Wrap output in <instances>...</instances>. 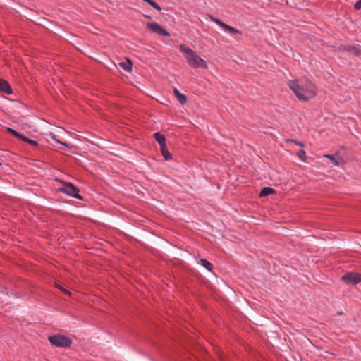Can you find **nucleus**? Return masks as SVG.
<instances>
[{
	"label": "nucleus",
	"mask_w": 361,
	"mask_h": 361,
	"mask_svg": "<svg viewBox=\"0 0 361 361\" xmlns=\"http://www.w3.org/2000/svg\"><path fill=\"white\" fill-rule=\"evenodd\" d=\"M288 87L295 93L297 98L301 101L313 99L317 94L316 85L307 78L290 80Z\"/></svg>",
	"instance_id": "nucleus-1"
},
{
	"label": "nucleus",
	"mask_w": 361,
	"mask_h": 361,
	"mask_svg": "<svg viewBox=\"0 0 361 361\" xmlns=\"http://www.w3.org/2000/svg\"><path fill=\"white\" fill-rule=\"evenodd\" d=\"M179 49L184 54V57L190 66L195 68H207V62L201 57H200L195 53V51L190 49L189 47L182 44L180 45Z\"/></svg>",
	"instance_id": "nucleus-2"
},
{
	"label": "nucleus",
	"mask_w": 361,
	"mask_h": 361,
	"mask_svg": "<svg viewBox=\"0 0 361 361\" xmlns=\"http://www.w3.org/2000/svg\"><path fill=\"white\" fill-rule=\"evenodd\" d=\"M49 342L57 347L67 348L71 345V340L63 335H54L49 337Z\"/></svg>",
	"instance_id": "nucleus-3"
},
{
	"label": "nucleus",
	"mask_w": 361,
	"mask_h": 361,
	"mask_svg": "<svg viewBox=\"0 0 361 361\" xmlns=\"http://www.w3.org/2000/svg\"><path fill=\"white\" fill-rule=\"evenodd\" d=\"M63 187L59 188L60 192H63L75 198L82 200V196L79 194V189L70 183H63Z\"/></svg>",
	"instance_id": "nucleus-4"
},
{
	"label": "nucleus",
	"mask_w": 361,
	"mask_h": 361,
	"mask_svg": "<svg viewBox=\"0 0 361 361\" xmlns=\"http://www.w3.org/2000/svg\"><path fill=\"white\" fill-rule=\"evenodd\" d=\"M342 281L348 285H356L361 282V274L349 272L343 275Z\"/></svg>",
	"instance_id": "nucleus-5"
},
{
	"label": "nucleus",
	"mask_w": 361,
	"mask_h": 361,
	"mask_svg": "<svg viewBox=\"0 0 361 361\" xmlns=\"http://www.w3.org/2000/svg\"><path fill=\"white\" fill-rule=\"evenodd\" d=\"M147 27L153 32L161 35V36H169V32L166 30L163 27H161L159 24L155 22L147 23Z\"/></svg>",
	"instance_id": "nucleus-6"
},
{
	"label": "nucleus",
	"mask_w": 361,
	"mask_h": 361,
	"mask_svg": "<svg viewBox=\"0 0 361 361\" xmlns=\"http://www.w3.org/2000/svg\"><path fill=\"white\" fill-rule=\"evenodd\" d=\"M211 20L216 24L219 25L221 27H222L225 31L228 32L231 34H241V32L240 30L233 27H231L230 25H228L227 24L221 21L219 19L211 17Z\"/></svg>",
	"instance_id": "nucleus-7"
},
{
	"label": "nucleus",
	"mask_w": 361,
	"mask_h": 361,
	"mask_svg": "<svg viewBox=\"0 0 361 361\" xmlns=\"http://www.w3.org/2000/svg\"><path fill=\"white\" fill-rule=\"evenodd\" d=\"M339 49L345 51L347 52L353 53L357 56L361 55V49L358 47H356V46L341 45L339 47Z\"/></svg>",
	"instance_id": "nucleus-8"
},
{
	"label": "nucleus",
	"mask_w": 361,
	"mask_h": 361,
	"mask_svg": "<svg viewBox=\"0 0 361 361\" xmlns=\"http://www.w3.org/2000/svg\"><path fill=\"white\" fill-rule=\"evenodd\" d=\"M0 91L8 94L12 93L11 87L6 80L0 79Z\"/></svg>",
	"instance_id": "nucleus-9"
},
{
	"label": "nucleus",
	"mask_w": 361,
	"mask_h": 361,
	"mask_svg": "<svg viewBox=\"0 0 361 361\" xmlns=\"http://www.w3.org/2000/svg\"><path fill=\"white\" fill-rule=\"evenodd\" d=\"M154 137L156 141L159 144L160 147L166 145V138L162 134L160 133H156L154 134Z\"/></svg>",
	"instance_id": "nucleus-10"
},
{
	"label": "nucleus",
	"mask_w": 361,
	"mask_h": 361,
	"mask_svg": "<svg viewBox=\"0 0 361 361\" xmlns=\"http://www.w3.org/2000/svg\"><path fill=\"white\" fill-rule=\"evenodd\" d=\"M119 66L127 72L132 71V63L128 59H126L125 61L119 63Z\"/></svg>",
	"instance_id": "nucleus-11"
},
{
	"label": "nucleus",
	"mask_w": 361,
	"mask_h": 361,
	"mask_svg": "<svg viewBox=\"0 0 361 361\" xmlns=\"http://www.w3.org/2000/svg\"><path fill=\"white\" fill-rule=\"evenodd\" d=\"M173 93L175 94V96L176 97V98L178 99V101L182 104H185L186 102V100H187V97L186 96H185L184 94H181L176 87H173Z\"/></svg>",
	"instance_id": "nucleus-12"
},
{
	"label": "nucleus",
	"mask_w": 361,
	"mask_h": 361,
	"mask_svg": "<svg viewBox=\"0 0 361 361\" xmlns=\"http://www.w3.org/2000/svg\"><path fill=\"white\" fill-rule=\"evenodd\" d=\"M161 152L165 160H171L172 159V155L168 151L166 145L160 147Z\"/></svg>",
	"instance_id": "nucleus-13"
},
{
	"label": "nucleus",
	"mask_w": 361,
	"mask_h": 361,
	"mask_svg": "<svg viewBox=\"0 0 361 361\" xmlns=\"http://www.w3.org/2000/svg\"><path fill=\"white\" fill-rule=\"evenodd\" d=\"M274 192H275V190L273 188H269V187H265L261 190L260 196L261 197L267 196V195H269Z\"/></svg>",
	"instance_id": "nucleus-14"
},
{
	"label": "nucleus",
	"mask_w": 361,
	"mask_h": 361,
	"mask_svg": "<svg viewBox=\"0 0 361 361\" xmlns=\"http://www.w3.org/2000/svg\"><path fill=\"white\" fill-rule=\"evenodd\" d=\"M200 263L201 265H202L204 267H205L207 270L212 271L213 265L207 259H200Z\"/></svg>",
	"instance_id": "nucleus-15"
},
{
	"label": "nucleus",
	"mask_w": 361,
	"mask_h": 361,
	"mask_svg": "<svg viewBox=\"0 0 361 361\" xmlns=\"http://www.w3.org/2000/svg\"><path fill=\"white\" fill-rule=\"evenodd\" d=\"M7 131L8 133H10L11 135H14L15 137H18V138H19L20 140H21V138L23 136V134H20V133H18L17 131H16L15 130H13L11 128H7Z\"/></svg>",
	"instance_id": "nucleus-16"
},
{
	"label": "nucleus",
	"mask_w": 361,
	"mask_h": 361,
	"mask_svg": "<svg viewBox=\"0 0 361 361\" xmlns=\"http://www.w3.org/2000/svg\"><path fill=\"white\" fill-rule=\"evenodd\" d=\"M298 157L302 160V161H305L306 160V152L303 149H300L297 152Z\"/></svg>",
	"instance_id": "nucleus-17"
},
{
	"label": "nucleus",
	"mask_w": 361,
	"mask_h": 361,
	"mask_svg": "<svg viewBox=\"0 0 361 361\" xmlns=\"http://www.w3.org/2000/svg\"><path fill=\"white\" fill-rule=\"evenodd\" d=\"M22 140L33 145V146H37L38 145L37 142L35 141V140H31L28 137H27L26 136L23 135V137L21 138Z\"/></svg>",
	"instance_id": "nucleus-18"
},
{
	"label": "nucleus",
	"mask_w": 361,
	"mask_h": 361,
	"mask_svg": "<svg viewBox=\"0 0 361 361\" xmlns=\"http://www.w3.org/2000/svg\"><path fill=\"white\" fill-rule=\"evenodd\" d=\"M325 157L329 158L336 166L339 164L338 161L332 155H326Z\"/></svg>",
	"instance_id": "nucleus-19"
},
{
	"label": "nucleus",
	"mask_w": 361,
	"mask_h": 361,
	"mask_svg": "<svg viewBox=\"0 0 361 361\" xmlns=\"http://www.w3.org/2000/svg\"><path fill=\"white\" fill-rule=\"evenodd\" d=\"M356 10H360L361 9V0H358L355 4V6H354Z\"/></svg>",
	"instance_id": "nucleus-20"
},
{
	"label": "nucleus",
	"mask_w": 361,
	"mask_h": 361,
	"mask_svg": "<svg viewBox=\"0 0 361 361\" xmlns=\"http://www.w3.org/2000/svg\"><path fill=\"white\" fill-rule=\"evenodd\" d=\"M291 142L295 143L297 145H299V146H301V147H304V144L301 142H298V141H296V140H290Z\"/></svg>",
	"instance_id": "nucleus-21"
},
{
	"label": "nucleus",
	"mask_w": 361,
	"mask_h": 361,
	"mask_svg": "<svg viewBox=\"0 0 361 361\" xmlns=\"http://www.w3.org/2000/svg\"><path fill=\"white\" fill-rule=\"evenodd\" d=\"M57 288L60 290H61L62 291H63L64 293L66 294H70V292L68 291L67 290H65L63 288H62L61 286H57Z\"/></svg>",
	"instance_id": "nucleus-22"
},
{
	"label": "nucleus",
	"mask_w": 361,
	"mask_h": 361,
	"mask_svg": "<svg viewBox=\"0 0 361 361\" xmlns=\"http://www.w3.org/2000/svg\"><path fill=\"white\" fill-rule=\"evenodd\" d=\"M144 17L147 19H151V16H147V15H145Z\"/></svg>",
	"instance_id": "nucleus-23"
},
{
	"label": "nucleus",
	"mask_w": 361,
	"mask_h": 361,
	"mask_svg": "<svg viewBox=\"0 0 361 361\" xmlns=\"http://www.w3.org/2000/svg\"><path fill=\"white\" fill-rule=\"evenodd\" d=\"M0 165H1V163L0 162Z\"/></svg>",
	"instance_id": "nucleus-24"
}]
</instances>
